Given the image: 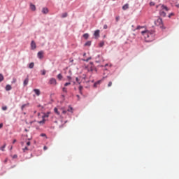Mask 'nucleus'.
<instances>
[{
    "label": "nucleus",
    "instance_id": "obj_1",
    "mask_svg": "<svg viewBox=\"0 0 179 179\" xmlns=\"http://www.w3.org/2000/svg\"><path fill=\"white\" fill-rule=\"evenodd\" d=\"M141 34H143L145 41L147 43H150L156 38V32L154 30H145L141 31Z\"/></svg>",
    "mask_w": 179,
    "mask_h": 179
},
{
    "label": "nucleus",
    "instance_id": "obj_2",
    "mask_svg": "<svg viewBox=\"0 0 179 179\" xmlns=\"http://www.w3.org/2000/svg\"><path fill=\"white\" fill-rule=\"evenodd\" d=\"M57 79L52 78L49 80L48 85H52V86H57Z\"/></svg>",
    "mask_w": 179,
    "mask_h": 179
},
{
    "label": "nucleus",
    "instance_id": "obj_3",
    "mask_svg": "<svg viewBox=\"0 0 179 179\" xmlns=\"http://www.w3.org/2000/svg\"><path fill=\"white\" fill-rule=\"evenodd\" d=\"M37 57L39 59H43V58H44V51L41 50L37 53Z\"/></svg>",
    "mask_w": 179,
    "mask_h": 179
},
{
    "label": "nucleus",
    "instance_id": "obj_4",
    "mask_svg": "<svg viewBox=\"0 0 179 179\" xmlns=\"http://www.w3.org/2000/svg\"><path fill=\"white\" fill-rule=\"evenodd\" d=\"M157 22L159 23V24H162L160 26V27L162 29V30L166 29V27H164V25H163V20L162 18H159L157 20Z\"/></svg>",
    "mask_w": 179,
    "mask_h": 179
},
{
    "label": "nucleus",
    "instance_id": "obj_5",
    "mask_svg": "<svg viewBox=\"0 0 179 179\" xmlns=\"http://www.w3.org/2000/svg\"><path fill=\"white\" fill-rule=\"evenodd\" d=\"M105 78H106V77H103V78H102L101 80H99L98 81L95 82L94 83L93 87H95V88L97 87V85H100V83H101V82H103V80L105 79Z\"/></svg>",
    "mask_w": 179,
    "mask_h": 179
},
{
    "label": "nucleus",
    "instance_id": "obj_6",
    "mask_svg": "<svg viewBox=\"0 0 179 179\" xmlns=\"http://www.w3.org/2000/svg\"><path fill=\"white\" fill-rule=\"evenodd\" d=\"M36 48H37V45H36V42L34 41H31V50H36Z\"/></svg>",
    "mask_w": 179,
    "mask_h": 179
},
{
    "label": "nucleus",
    "instance_id": "obj_7",
    "mask_svg": "<svg viewBox=\"0 0 179 179\" xmlns=\"http://www.w3.org/2000/svg\"><path fill=\"white\" fill-rule=\"evenodd\" d=\"M94 36L95 37V38H99V37H100V30H96L94 33Z\"/></svg>",
    "mask_w": 179,
    "mask_h": 179
},
{
    "label": "nucleus",
    "instance_id": "obj_8",
    "mask_svg": "<svg viewBox=\"0 0 179 179\" xmlns=\"http://www.w3.org/2000/svg\"><path fill=\"white\" fill-rule=\"evenodd\" d=\"M27 85H29V76H27V77L24 79V80L23 82L24 87L27 86Z\"/></svg>",
    "mask_w": 179,
    "mask_h": 179
},
{
    "label": "nucleus",
    "instance_id": "obj_9",
    "mask_svg": "<svg viewBox=\"0 0 179 179\" xmlns=\"http://www.w3.org/2000/svg\"><path fill=\"white\" fill-rule=\"evenodd\" d=\"M50 114H51V112L44 113L43 115L42 116V119L45 120V118H48L50 117Z\"/></svg>",
    "mask_w": 179,
    "mask_h": 179
},
{
    "label": "nucleus",
    "instance_id": "obj_10",
    "mask_svg": "<svg viewBox=\"0 0 179 179\" xmlns=\"http://www.w3.org/2000/svg\"><path fill=\"white\" fill-rule=\"evenodd\" d=\"M34 92L36 96H40V94H41V92L38 89H34Z\"/></svg>",
    "mask_w": 179,
    "mask_h": 179
},
{
    "label": "nucleus",
    "instance_id": "obj_11",
    "mask_svg": "<svg viewBox=\"0 0 179 179\" xmlns=\"http://www.w3.org/2000/svg\"><path fill=\"white\" fill-rule=\"evenodd\" d=\"M42 13H43L44 15H47V13H48V8H43Z\"/></svg>",
    "mask_w": 179,
    "mask_h": 179
},
{
    "label": "nucleus",
    "instance_id": "obj_12",
    "mask_svg": "<svg viewBox=\"0 0 179 179\" xmlns=\"http://www.w3.org/2000/svg\"><path fill=\"white\" fill-rule=\"evenodd\" d=\"M90 45H92V41H87V42L84 44V46H85V47H90Z\"/></svg>",
    "mask_w": 179,
    "mask_h": 179
},
{
    "label": "nucleus",
    "instance_id": "obj_13",
    "mask_svg": "<svg viewBox=\"0 0 179 179\" xmlns=\"http://www.w3.org/2000/svg\"><path fill=\"white\" fill-rule=\"evenodd\" d=\"M6 92H9L10 90H12V86L10 85H7L6 86Z\"/></svg>",
    "mask_w": 179,
    "mask_h": 179
},
{
    "label": "nucleus",
    "instance_id": "obj_14",
    "mask_svg": "<svg viewBox=\"0 0 179 179\" xmlns=\"http://www.w3.org/2000/svg\"><path fill=\"white\" fill-rule=\"evenodd\" d=\"M159 15L160 16H162V17H166V12L163 11V10H160L159 11Z\"/></svg>",
    "mask_w": 179,
    "mask_h": 179
},
{
    "label": "nucleus",
    "instance_id": "obj_15",
    "mask_svg": "<svg viewBox=\"0 0 179 179\" xmlns=\"http://www.w3.org/2000/svg\"><path fill=\"white\" fill-rule=\"evenodd\" d=\"M30 9L33 10V12H34V10H36V5L31 3L30 4Z\"/></svg>",
    "mask_w": 179,
    "mask_h": 179
},
{
    "label": "nucleus",
    "instance_id": "obj_16",
    "mask_svg": "<svg viewBox=\"0 0 179 179\" xmlns=\"http://www.w3.org/2000/svg\"><path fill=\"white\" fill-rule=\"evenodd\" d=\"M128 8H129V5L128 3H126V4H124V5L122 6L123 10H127V9H128Z\"/></svg>",
    "mask_w": 179,
    "mask_h": 179
},
{
    "label": "nucleus",
    "instance_id": "obj_17",
    "mask_svg": "<svg viewBox=\"0 0 179 179\" xmlns=\"http://www.w3.org/2000/svg\"><path fill=\"white\" fill-rule=\"evenodd\" d=\"M29 103H24L23 104L22 106H21V110L22 111H23L24 110V107H27V106H29Z\"/></svg>",
    "mask_w": 179,
    "mask_h": 179
},
{
    "label": "nucleus",
    "instance_id": "obj_18",
    "mask_svg": "<svg viewBox=\"0 0 179 179\" xmlns=\"http://www.w3.org/2000/svg\"><path fill=\"white\" fill-rule=\"evenodd\" d=\"M162 9L166 10V12H169V8L166 7V6H165L164 4L162 6Z\"/></svg>",
    "mask_w": 179,
    "mask_h": 179
},
{
    "label": "nucleus",
    "instance_id": "obj_19",
    "mask_svg": "<svg viewBox=\"0 0 179 179\" xmlns=\"http://www.w3.org/2000/svg\"><path fill=\"white\" fill-rule=\"evenodd\" d=\"M29 69H33L34 68V62H31L29 64Z\"/></svg>",
    "mask_w": 179,
    "mask_h": 179
},
{
    "label": "nucleus",
    "instance_id": "obj_20",
    "mask_svg": "<svg viewBox=\"0 0 179 179\" xmlns=\"http://www.w3.org/2000/svg\"><path fill=\"white\" fill-rule=\"evenodd\" d=\"M68 17V13H64L62 14L61 17H62V19H65V17Z\"/></svg>",
    "mask_w": 179,
    "mask_h": 179
},
{
    "label": "nucleus",
    "instance_id": "obj_21",
    "mask_svg": "<svg viewBox=\"0 0 179 179\" xmlns=\"http://www.w3.org/2000/svg\"><path fill=\"white\" fill-rule=\"evenodd\" d=\"M54 112L55 113V114H57V115H60L59 111H58L57 108H54Z\"/></svg>",
    "mask_w": 179,
    "mask_h": 179
},
{
    "label": "nucleus",
    "instance_id": "obj_22",
    "mask_svg": "<svg viewBox=\"0 0 179 179\" xmlns=\"http://www.w3.org/2000/svg\"><path fill=\"white\" fill-rule=\"evenodd\" d=\"M90 59H92V57H90L87 59H82V61H84L85 62H89Z\"/></svg>",
    "mask_w": 179,
    "mask_h": 179
},
{
    "label": "nucleus",
    "instance_id": "obj_23",
    "mask_svg": "<svg viewBox=\"0 0 179 179\" xmlns=\"http://www.w3.org/2000/svg\"><path fill=\"white\" fill-rule=\"evenodd\" d=\"M62 78H63L62 74L59 73L57 75V79H59V80H62Z\"/></svg>",
    "mask_w": 179,
    "mask_h": 179
},
{
    "label": "nucleus",
    "instance_id": "obj_24",
    "mask_svg": "<svg viewBox=\"0 0 179 179\" xmlns=\"http://www.w3.org/2000/svg\"><path fill=\"white\" fill-rule=\"evenodd\" d=\"M83 36L84 37V38H85V40H87V38H89V34H84Z\"/></svg>",
    "mask_w": 179,
    "mask_h": 179
},
{
    "label": "nucleus",
    "instance_id": "obj_25",
    "mask_svg": "<svg viewBox=\"0 0 179 179\" xmlns=\"http://www.w3.org/2000/svg\"><path fill=\"white\" fill-rule=\"evenodd\" d=\"M73 110V108H72V106H69V109L67 110V111L69 113H73L72 110Z\"/></svg>",
    "mask_w": 179,
    "mask_h": 179
},
{
    "label": "nucleus",
    "instance_id": "obj_26",
    "mask_svg": "<svg viewBox=\"0 0 179 179\" xmlns=\"http://www.w3.org/2000/svg\"><path fill=\"white\" fill-rule=\"evenodd\" d=\"M5 148H6V144H4L3 146H1L0 148V150H1L2 152L5 151Z\"/></svg>",
    "mask_w": 179,
    "mask_h": 179
},
{
    "label": "nucleus",
    "instance_id": "obj_27",
    "mask_svg": "<svg viewBox=\"0 0 179 179\" xmlns=\"http://www.w3.org/2000/svg\"><path fill=\"white\" fill-rule=\"evenodd\" d=\"M3 79H4L3 75H2V73H0V83L3 80Z\"/></svg>",
    "mask_w": 179,
    "mask_h": 179
},
{
    "label": "nucleus",
    "instance_id": "obj_28",
    "mask_svg": "<svg viewBox=\"0 0 179 179\" xmlns=\"http://www.w3.org/2000/svg\"><path fill=\"white\" fill-rule=\"evenodd\" d=\"M62 92H64V93H68V90H66V87H63L62 88Z\"/></svg>",
    "mask_w": 179,
    "mask_h": 179
},
{
    "label": "nucleus",
    "instance_id": "obj_29",
    "mask_svg": "<svg viewBox=\"0 0 179 179\" xmlns=\"http://www.w3.org/2000/svg\"><path fill=\"white\" fill-rule=\"evenodd\" d=\"M1 109L3 111H6V110H8V106H2Z\"/></svg>",
    "mask_w": 179,
    "mask_h": 179
},
{
    "label": "nucleus",
    "instance_id": "obj_30",
    "mask_svg": "<svg viewBox=\"0 0 179 179\" xmlns=\"http://www.w3.org/2000/svg\"><path fill=\"white\" fill-rule=\"evenodd\" d=\"M45 119H42L41 121L38 122L39 124H45Z\"/></svg>",
    "mask_w": 179,
    "mask_h": 179
},
{
    "label": "nucleus",
    "instance_id": "obj_31",
    "mask_svg": "<svg viewBox=\"0 0 179 179\" xmlns=\"http://www.w3.org/2000/svg\"><path fill=\"white\" fill-rule=\"evenodd\" d=\"M104 46V42L102 41V42H100L99 43V47H103Z\"/></svg>",
    "mask_w": 179,
    "mask_h": 179
},
{
    "label": "nucleus",
    "instance_id": "obj_32",
    "mask_svg": "<svg viewBox=\"0 0 179 179\" xmlns=\"http://www.w3.org/2000/svg\"><path fill=\"white\" fill-rule=\"evenodd\" d=\"M71 85V82L64 83V87H66V86H69Z\"/></svg>",
    "mask_w": 179,
    "mask_h": 179
},
{
    "label": "nucleus",
    "instance_id": "obj_33",
    "mask_svg": "<svg viewBox=\"0 0 179 179\" xmlns=\"http://www.w3.org/2000/svg\"><path fill=\"white\" fill-rule=\"evenodd\" d=\"M76 80L78 83V85H80V81H79V78L76 77Z\"/></svg>",
    "mask_w": 179,
    "mask_h": 179
},
{
    "label": "nucleus",
    "instance_id": "obj_34",
    "mask_svg": "<svg viewBox=\"0 0 179 179\" xmlns=\"http://www.w3.org/2000/svg\"><path fill=\"white\" fill-rule=\"evenodd\" d=\"M78 90H79V91L83 90V86L80 85L79 87H78Z\"/></svg>",
    "mask_w": 179,
    "mask_h": 179
},
{
    "label": "nucleus",
    "instance_id": "obj_35",
    "mask_svg": "<svg viewBox=\"0 0 179 179\" xmlns=\"http://www.w3.org/2000/svg\"><path fill=\"white\" fill-rule=\"evenodd\" d=\"M112 85H113V83L111 81L109 82L108 84V87H111Z\"/></svg>",
    "mask_w": 179,
    "mask_h": 179
},
{
    "label": "nucleus",
    "instance_id": "obj_36",
    "mask_svg": "<svg viewBox=\"0 0 179 179\" xmlns=\"http://www.w3.org/2000/svg\"><path fill=\"white\" fill-rule=\"evenodd\" d=\"M150 6H155V3L153 1L150 2Z\"/></svg>",
    "mask_w": 179,
    "mask_h": 179
},
{
    "label": "nucleus",
    "instance_id": "obj_37",
    "mask_svg": "<svg viewBox=\"0 0 179 179\" xmlns=\"http://www.w3.org/2000/svg\"><path fill=\"white\" fill-rule=\"evenodd\" d=\"M174 15V13H171L169 15H168V17H171V16H173Z\"/></svg>",
    "mask_w": 179,
    "mask_h": 179
},
{
    "label": "nucleus",
    "instance_id": "obj_38",
    "mask_svg": "<svg viewBox=\"0 0 179 179\" xmlns=\"http://www.w3.org/2000/svg\"><path fill=\"white\" fill-rule=\"evenodd\" d=\"M16 81H17L16 78H13L11 83H15Z\"/></svg>",
    "mask_w": 179,
    "mask_h": 179
},
{
    "label": "nucleus",
    "instance_id": "obj_39",
    "mask_svg": "<svg viewBox=\"0 0 179 179\" xmlns=\"http://www.w3.org/2000/svg\"><path fill=\"white\" fill-rule=\"evenodd\" d=\"M23 152H26V150H29V148L27 147H25L22 149Z\"/></svg>",
    "mask_w": 179,
    "mask_h": 179
},
{
    "label": "nucleus",
    "instance_id": "obj_40",
    "mask_svg": "<svg viewBox=\"0 0 179 179\" xmlns=\"http://www.w3.org/2000/svg\"><path fill=\"white\" fill-rule=\"evenodd\" d=\"M143 27L138 26L136 29L139 30V29H143Z\"/></svg>",
    "mask_w": 179,
    "mask_h": 179
},
{
    "label": "nucleus",
    "instance_id": "obj_41",
    "mask_svg": "<svg viewBox=\"0 0 179 179\" xmlns=\"http://www.w3.org/2000/svg\"><path fill=\"white\" fill-rule=\"evenodd\" d=\"M13 159H17V155H14L13 157H12Z\"/></svg>",
    "mask_w": 179,
    "mask_h": 179
},
{
    "label": "nucleus",
    "instance_id": "obj_42",
    "mask_svg": "<svg viewBox=\"0 0 179 179\" xmlns=\"http://www.w3.org/2000/svg\"><path fill=\"white\" fill-rule=\"evenodd\" d=\"M67 79H69V80H72V77L71 76H67Z\"/></svg>",
    "mask_w": 179,
    "mask_h": 179
},
{
    "label": "nucleus",
    "instance_id": "obj_43",
    "mask_svg": "<svg viewBox=\"0 0 179 179\" xmlns=\"http://www.w3.org/2000/svg\"><path fill=\"white\" fill-rule=\"evenodd\" d=\"M116 22H118L120 20V16H117L115 17Z\"/></svg>",
    "mask_w": 179,
    "mask_h": 179
},
{
    "label": "nucleus",
    "instance_id": "obj_44",
    "mask_svg": "<svg viewBox=\"0 0 179 179\" xmlns=\"http://www.w3.org/2000/svg\"><path fill=\"white\" fill-rule=\"evenodd\" d=\"M45 73H46V71H45V70H43V71H42V75H45Z\"/></svg>",
    "mask_w": 179,
    "mask_h": 179
},
{
    "label": "nucleus",
    "instance_id": "obj_45",
    "mask_svg": "<svg viewBox=\"0 0 179 179\" xmlns=\"http://www.w3.org/2000/svg\"><path fill=\"white\" fill-rule=\"evenodd\" d=\"M40 136L44 137V136H47V135L45 134H41Z\"/></svg>",
    "mask_w": 179,
    "mask_h": 179
},
{
    "label": "nucleus",
    "instance_id": "obj_46",
    "mask_svg": "<svg viewBox=\"0 0 179 179\" xmlns=\"http://www.w3.org/2000/svg\"><path fill=\"white\" fill-rule=\"evenodd\" d=\"M108 26H107V24L103 25V29H108Z\"/></svg>",
    "mask_w": 179,
    "mask_h": 179
},
{
    "label": "nucleus",
    "instance_id": "obj_47",
    "mask_svg": "<svg viewBox=\"0 0 179 179\" xmlns=\"http://www.w3.org/2000/svg\"><path fill=\"white\" fill-rule=\"evenodd\" d=\"M3 123H0V129L1 128H3Z\"/></svg>",
    "mask_w": 179,
    "mask_h": 179
},
{
    "label": "nucleus",
    "instance_id": "obj_48",
    "mask_svg": "<svg viewBox=\"0 0 179 179\" xmlns=\"http://www.w3.org/2000/svg\"><path fill=\"white\" fill-rule=\"evenodd\" d=\"M30 144H31L30 141H27V146H30Z\"/></svg>",
    "mask_w": 179,
    "mask_h": 179
},
{
    "label": "nucleus",
    "instance_id": "obj_49",
    "mask_svg": "<svg viewBox=\"0 0 179 179\" xmlns=\"http://www.w3.org/2000/svg\"><path fill=\"white\" fill-rule=\"evenodd\" d=\"M37 107L39 108V107H42V108H44V106H42L41 104L38 105Z\"/></svg>",
    "mask_w": 179,
    "mask_h": 179
},
{
    "label": "nucleus",
    "instance_id": "obj_50",
    "mask_svg": "<svg viewBox=\"0 0 179 179\" xmlns=\"http://www.w3.org/2000/svg\"><path fill=\"white\" fill-rule=\"evenodd\" d=\"M47 149H48V148H47V146L45 145V146L43 147V150H47Z\"/></svg>",
    "mask_w": 179,
    "mask_h": 179
},
{
    "label": "nucleus",
    "instance_id": "obj_51",
    "mask_svg": "<svg viewBox=\"0 0 179 179\" xmlns=\"http://www.w3.org/2000/svg\"><path fill=\"white\" fill-rule=\"evenodd\" d=\"M62 113H63V114H66V110H63V111H62Z\"/></svg>",
    "mask_w": 179,
    "mask_h": 179
},
{
    "label": "nucleus",
    "instance_id": "obj_52",
    "mask_svg": "<svg viewBox=\"0 0 179 179\" xmlns=\"http://www.w3.org/2000/svg\"><path fill=\"white\" fill-rule=\"evenodd\" d=\"M8 162V159H6L5 160H4V163H7Z\"/></svg>",
    "mask_w": 179,
    "mask_h": 179
},
{
    "label": "nucleus",
    "instance_id": "obj_53",
    "mask_svg": "<svg viewBox=\"0 0 179 179\" xmlns=\"http://www.w3.org/2000/svg\"><path fill=\"white\" fill-rule=\"evenodd\" d=\"M80 94H83V92L82 91H79Z\"/></svg>",
    "mask_w": 179,
    "mask_h": 179
},
{
    "label": "nucleus",
    "instance_id": "obj_54",
    "mask_svg": "<svg viewBox=\"0 0 179 179\" xmlns=\"http://www.w3.org/2000/svg\"><path fill=\"white\" fill-rule=\"evenodd\" d=\"M76 97H78V99H80V96L79 95H76Z\"/></svg>",
    "mask_w": 179,
    "mask_h": 179
},
{
    "label": "nucleus",
    "instance_id": "obj_55",
    "mask_svg": "<svg viewBox=\"0 0 179 179\" xmlns=\"http://www.w3.org/2000/svg\"><path fill=\"white\" fill-rule=\"evenodd\" d=\"M24 131H25V132H28L29 130H28L27 129H24Z\"/></svg>",
    "mask_w": 179,
    "mask_h": 179
},
{
    "label": "nucleus",
    "instance_id": "obj_56",
    "mask_svg": "<svg viewBox=\"0 0 179 179\" xmlns=\"http://www.w3.org/2000/svg\"><path fill=\"white\" fill-rule=\"evenodd\" d=\"M176 8H179V4L176 5Z\"/></svg>",
    "mask_w": 179,
    "mask_h": 179
},
{
    "label": "nucleus",
    "instance_id": "obj_57",
    "mask_svg": "<svg viewBox=\"0 0 179 179\" xmlns=\"http://www.w3.org/2000/svg\"><path fill=\"white\" fill-rule=\"evenodd\" d=\"M83 57H86V52L83 53Z\"/></svg>",
    "mask_w": 179,
    "mask_h": 179
},
{
    "label": "nucleus",
    "instance_id": "obj_58",
    "mask_svg": "<svg viewBox=\"0 0 179 179\" xmlns=\"http://www.w3.org/2000/svg\"><path fill=\"white\" fill-rule=\"evenodd\" d=\"M62 97H63V99H65V95H62Z\"/></svg>",
    "mask_w": 179,
    "mask_h": 179
},
{
    "label": "nucleus",
    "instance_id": "obj_59",
    "mask_svg": "<svg viewBox=\"0 0 179 179\" xmlns=\"http://www.w3.org/2000/svg\"><path fill=\"white\" fill-rule=\"evenodd\" d=\"M16 142V140H13V143H15Z\"/></svg>",
    "mask_w": 179,
    "mask_h": 179
},
{
    "label": "nucleus",
    "instance_id": "obj_60",
    "mask_svg": "<svg viewBox=\"0 0 179 179\" xmlns=\"http://www.w3.org/2000/svg\"><path fill=\"white\" fill-rule=\"evenodd\" d=\"M90 64H91V65H93V62H90Z\"/></svg>",
    "mask_w": 179,
    "mask_h": 179
},
{
    "label": "nucleus",
    "instance_id": "obj_61",
    "mask_svg": "<svg viewBox=\"0 0 179 179\" xmlns=\"http://www.w3.org/2000/svg\"><path fill=\"white\" fill-rule=\"evenodd\" d=\"M105 66H108V64H105Z\"/></svg>",
    "mask_w": 179,
    "mask_h": 179
},
{
    "label": "nucleus",
    "instance_id": "obj_62",
    "mask_svg": "<svg viewBox=\"0 0 179 179\" xmlns=\"http://www.w3.org/2000/svg\"><path fill=\"white\" fill-rule=\"evenodd\" d=\"M71 62H73V59L71 60Z\"/></svg>",
    "mask_w": 179,
    "mask_h": 179
},
{
    "label": "nucleus",
    "instance_id": "obj_63",
    "mask_svg": "<svg viewBox=\"0 0 179 179\" xmlns=\"http://www.w3.org/2000/svg\"><path fill=\"white\" fill-rule=\"evenodd\" d=\"M99 57H100V55H98V58H99Z\"/></svg>",
    "mask_w": 179,
    "mask_h": 179
},
{
    "label": "nucleus",
    "instance_id": "obj_64",
    "mask_svg": "<svg viewBox=\"0 0 179 179\" xmlns=\"http://www.w3.org/2000/svg\"><path fill=\"white\" fill-rule=\"evenodd\" d=\"M96 62H99V61H96Z\"/></svg>",
    "mask_w": 179,
    "mask_h": 179
}]
</instances>
